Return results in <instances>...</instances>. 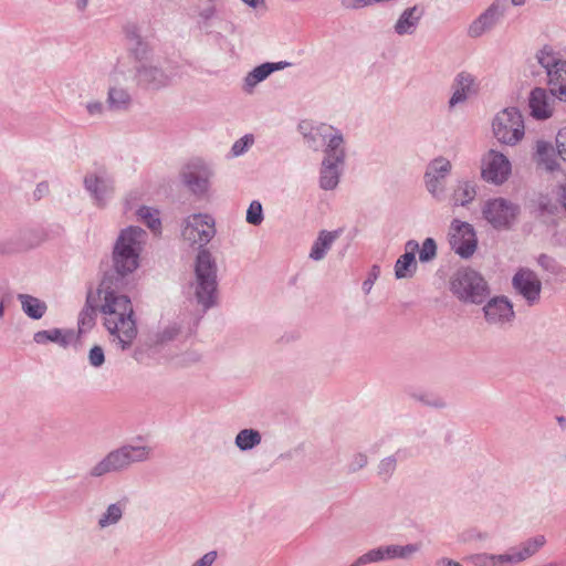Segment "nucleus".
Segmentation results:
<instances>
[{
  "label": "nucleus",
  "mask_w": 566,
  "mask_h": 566,
  "mask_svg": "<svg viewBox=\"0 0 566 566\" xmlns=\"http://www.w3.org/2000/svg\"><path fill=\"white\" fill-rule=\"evenodd\" d=\"M321 129H322V130H326V129H327V127H326L325 125H322V126H321Z\"/></svg>",
  "instance_id": "54"
},
{
  "label": "nucleus",
  "mask_w": 566,
  "mask_h": 566,
  "mask_svg": "<svg viewBox=\"0 0 566 566\" xmlns=\"http://www.w3.org/2000/svg\"><path fill=\"white\" fill-rule=\"evenodd\" d=\"M254 143L253 135H245L237 140L232 146V155L240 156L245 153Z\"/></svg>",
  "instance_id": "37"
},
{
  "label": "nucleus",
  "mask_w": 566,
  "mask_h": 566,
  "mask_svg": "<svg viewBox=\"0 0 566 566\" xmlns=\"http://www.w3.org/2000/svg\"><path fill=\"white\" fill-rule=\"evenodd\" d=\"M88 361L93 367H101L105 361L104 349L95 345L90 349Z\"/></svg>",
  "instance_id": "39"
},
{
  "label": "nucleus",
  "mask_w": 566,
  "mask_h": 566,
  "mask_svg": "<svg viewBox=\"0 0 566 566\" xmlns=\"http://www.w3.org/2000/svg\"><path fill=\"white\" fill-rule=\"evenodd\" d=\"M343 142L340 134L331 137L326 148V156L323 160V170L325 174H337V167L344 160Z\"/></svg>",
  "instance_id": "17"
},
{
  "label": "nucleus",
  "mask_w": 566,
  "mask_h": 566,
  "mask_svg": "<svg viewBox=\"0 0 566 566\" xmlns=\"http://www.w3.org/2000/svg\"><path fill=\"white\" fill-rule=\"evenodd\" d=\"M280 64L265 63L258 67H255L252 72H250L245 77V86L251 90L259 82L265 80L273 71L279 70Z\"/></svg>",
  "instance_id": "27"
},
{
  "label": "nucleus",
  "mask_w": 566,
  "mask_h": 566,
  "mask_svg": "<svg viewBox=\"0 0 566 566\" xmlns=\"http://www.w3.org/2000/svg\"><path fill=\"white\" fill-rule=\"evenodd\" d=\"M86 3H87V0H78V6L81 8H84L86 6Z\"/></svg>",
  "instance_id": "51"
},
{
  "label": "nucleus",
  "mask_w": 566,
  "mask_h": 566,
  "mask_svg": "<svg viewBox=\"0 0 566 566\" xmlns=\"http://www.w3.org/2000/svg\"><path fill=\"white\" fill-rule=\"evenodd\" d=\"M217 557L216 552H209L203 555L193 566H210Z\"/></svg>",
  "instance_id": "41"
},
{
  "label": "nucleus",
  "mask_w": 566,
  "mask_h": 566,
  "mask_svg": "<svg viewBox=\"0 0 566 566\" xmlns=\"http://www.w3.org/2000/svg\"><path fill=\"white\" fill-rule=\"evenodd\" d=\"M261 437L258 431L244 429L235 438V443L241 450L251 449L259 444Z\"/></svg>",
  "instance_id": "28"
},
{
  "label": "nucleus",
  "mask_w": 566,
  "mask_h": 566,
  "mask_svg": "<svg viewBox=\"0 0 566 566\" xmlns=\"http://www.w3.org/2000/svg\"><path fill=\"white\" fill-rule=\"evenodd\" d=\"M263 220L262 206L259 201H252L247 211V221L250 224L258 226Z\"/></svg>",
  "instance_id": "35"
},
{
  "label": "nucleus",
  "mask_w": 566,
  "mask_h": 566,
  "mask_svg": "<svg viewBox=\"0 0 566 566\" xmlns=\"http://www.w3.org/2000/svg\"><path fill=\"white\" fill-rule=\"evenodd\" d=\"M452 292L463 301L481 303L488 294L484 279L473 270L458 271L451 281Z\"/></svg>",
  "instance_id": "5"
},
{
  "label": "nucleus",
  "mask_w": 566,
  "mask_h": 566,
  "mask_svg": "<svg viewBox=\"0 0 566 566\" xmlns=\"http://www.w3.org/2000/svg\"><path fill=\"white\" fill-rule=\"evenodd\" d=\"M103 324L112 342L120 349L129 348L137 336V326L134 319V310L130 298L115 291H106L101 305Z\"/></svg>",
  "instance_id": "1"
},
{
  "label": "nucleus",
  "mask_w": 566,
  "mask_h": 566,
  "mask_svg": "<svg viewBox=\"0 0 566 566\" xmlns=\"http://www.w3.org/2000/svg\"><path fill=\"white\" fill-rule=\"evenodd\" d=\"M196 279L198 302L208 308L214 303L217 291L216 268L208 251H200L197 256Z\"/></svg>",
  "instance_id": "3"
},
{
  "label": "nucleus",
  "mask_w": 566,
  "mask_h": 566,
  "mask_svg": "<svg viewBox=\"0 0 566 566\" xmlns=\"http://www.w3.org/2000/svg\"><path fill=\"white\" fill-rule=\"evenodd\" d=\"M85 186L97 201H102L107 197L108 191L105 179H85Z\"/></svg>",
  "instance_id": "31"
},
{
  "label": "nucleus",
  "mask_w": 566,
  "mask_h": 566,
  "mask_svg": "<svg viewBox=\"0 0 566 566\" xmlns=\"http://www.w3.org/2000/svg\"><path fill=\"white\" fill-rule=\"evenodd\" d=\"M418 551L417 545L389 546L386 549L378 548L363 555L356 565L381 560L384 558L407 557Z\"/></svg>",
  "instance_id": "16"
},
{
  "label": "nucleus",
  "mask_w": 566,
  "mask_h": 566,
  "mask_svg": "<svg viewBox=\"0 0 566 566\" xmlns=\"http://www.w3.org/2000/svg\"><path fill=\"white\" fill-rule=\"evenodd\" d=\"M338 179H322L321 187L326 190L336 188Z\"/></svg>",
  "instance_id": "43"
},
{
  "label": "nucleus",
  "mask_w": 566,
  "mask_h": 566,
  "mask_svg": "<svg viewBox=\"0 0 566 566\" xmlns=\"http://www.w3.org/2000/svg\"><path fill=\"white\" fill-rule=\"evenodd\" d=\"M515 6H520L524 2V0H512Z\"/></svg>",
  "instance_id": "52"
},
{
  "label": "nucleus",
  "mask_w": 566,
  "mask_h": 566,
  "mask_svg": "<svg viewBox=\"0 0 566 566\" xmlns=\"http://www.w3.org/2000/svg\"><path fill=\"white\" fill-rule=\"evenodd\" d=\"M558 421H559L560 423H564L565 419H564L563 417H560V418H558Z\"/></svg>",
  "instance_id": "53"
},
{
  "label": "nucleus",
  "mask_w": 566,
  "mask_h": 566,
  "mask_svg": "<svg viewBox=\"0 0 566 566\" xmlns=\"http://www.w3.org/2000/svg\"><path fill=\"white\" fill-rule=\"evenodd\" d=\"M481 170L482 177H509L512 164L503 153L490 149L482 157Z\"/></svg>",
  "instance_id": "13"
},
{
  "label": "nucleus",
  "mask_w": 566,
  "mask_h": 566,
  "mask_svg": "<svg viewBox=\"0 0 566 566\" xmlns=\"http://www.w3.org/2000/svg\"><path fill=\"white\" fill-rule=\"evenodd\" d=\"M497 19V10L495 8H490L483 13L479 19H476L469 29V32L472 36H479L486 30H489Z\"/></svg>",
  "instance_id": "25"
},
{
  "label": "nucleus",
  "mask_w": 566,
  "mask_h": 566,
  "mask_svg": "<svg viewBox=\"0 0 566 566\" xmlns=\"http://www.w3.org/2000/svg\"><path fill=\"white\" fill-rule=\"evenodd\" d=\"M454 181L450 187L452 193L450 199L454 205L465 206L470 203L476 196L475 187L469 180L452 179Z\"/></svg>",
  "instance_id": "20"
},
{
  "label": "nucleus",
  "mask_w": 566,
  "mask_h": 566,
  "mask_svg": "<svg viewBox=\"0 0 566 566\" xmlns=\"http://www.w3.org/2000/svg\"><path fill=\"white\" fill-rule=\"evenodd\" d=\"M483 217L495 229L510 228L518 216V208L504 199H493L485 203Z\"/></svg>",
  "instance_id": "8"
},
{
  "label": "nucleus",
  "mask_w": 566,
  "mask_h": 566,
  "mask_svg": "<svg viewBox=\"0 0 566 566\" xmlns=\"http://www.w3.org/2000/svg\"><path fill=\"white\" fill-rule=\"evenodd\" d=\"M122 517V509L117 504H112L107 507L106 513L99 520V525L105 527L109 524H114Z\"/></svg>",
  "instance_id": "34"
},
{
  "label": "nucleus",
  "mask_w": 566,
  "mask_h": 566,
  "mask_svg": "<svg viewBox=\"0 0 566 566\" xmlns=\"http://www.w3.org/2000/svg\"><path fill=\"white\" fill-rule=\"evenodd\" d=\"M450 244L459 255H472L476 249V237L472 226L455 220L451 226Z\"/></svg>",
  "instance_id": "10"
},
{
  "label": "nucleus",
  "mask_w": 566,
  "mask_h": 566,
  "mask_svg": "<svg viewBox=\"0 0 566 566\" xmlns=\"http://www.w3.org/2000/svg\"><path fill=\"white\" fill-rule=\"evenodd\" d=\"M495 138L505 145L514 146L525 134L522 114L516 108H505L496 114L492 123Z\"/></svg>",
  "instance_id": "4"
},
{
  "label": "nucleus",
  "mask_w": 566,
  "mask_h": 566,
  "mask_svg": "<svg viewBox=\"0 0 566 566\" xmlns=\"http://www.w3.org/2000/svg\"><path fill=\"white\" fill-rule=\"evenodd\" d=\"M380 473L388 474L395 469V460L391 458L385 459L380 464Z\"/></svg>",
  "instance_id": "42"
},
{
  "label": "nucleus",
  "mask_w": 566,
  "mask_h": 566,
  "mask_svg": "<svg viewBox=\"0 0 566 566\" xmlns=\"http://www.w3.org/2000/svg\"><path fill=\"white\" fill-rule=\"evenodd\" d=\"M157 76H161L160 72L156 69L144 70L138 74V80L140 83L145 85H151V83L157 78Z\"/></svg>",
  "instance_id": "40"
},
{
  "label": "nucleus",
  "mask_w": 566,
  "mask_h": 566,
  "mask_svg": "<svg viewBox=\"0 0 566 566\" xmlns=\"http://www.w3.org/2000/svg\"><path fill=\"white\" fill-rule=\"evenodd\" d=\"M158 214L159 213L157 210L147 207H143L138 210L139 218L148 226V228L154 233H159L161 228V222L159 220Z\"/></svg>",
  "instance_id": "29"
},
{
  "label": "nucleus",
  "mask_w": 566,
  "mask_h": 566,
  "mask_svg": "<svg viewBox=\"0 0 566 566\" xmlns=\"http://www.w3.org/2000/svg\"><path fill=\"white\" fill-rule=\"evenodd\" d=\"M442 566H462L458 562L451 560V559H443L441 560Z\"/></svg>",
  "instance_id": "48"
},
{
  "label": "nucleus",
  "mask_w": 566,
  "mask_h": 566,
  "mask_svg": "<svg viewBox=\"0 0 566 566\" xmlns=\"http://www.w3.org/2000/svg\"><path fill=\"white\" fill-rule=\"evenodd\" d=\"M537 59L547 71L551 93L566 101V61L560 60L549 46H544L538 52Z\"/></svg>",
  "instance_id": "6"
},
{
  "label": "nucleus",
  "mask_w": 566,
  "mask_h": 566,
  "mask_svg": "<svg viewBox=\"0 0 566 566\" xmlns=\"http://www.w3.org/2000/svg\"><path fill=\"white\" fill-rule=\"evenodd\" d=\"M559 201L566 210V185L562 187L559 192Z\"/></svg>",
  "instance_id": "47"
},
{
  "label": "nucleus",
  "mask_w": 566,
  "mask_h": 566,
  "mask_svg": "<svg viewBox=\"0 0 566 566\" xmlns=\"http://www.w3.org/2000/svg\"><path fill=\"white\" fill-rule=\"evenodd\" d=\"M244 2L251 4L252 7H258L261 3H264V0H243Z\"/></svg>",
  "instance_id": "49"
},
{
  "label": "nucleus",
  "mask_w": 566,
  "mask_h": 566,
  "mask_svg": "<svg viewBox=\"0 0 566 566\" xmlns=\"http://www.w3.org/2000/svg\"><path fill=\"white\" fill-rule=\"evenodd\" d=\"M485 318L491 324L509 322L514 316L512 304L504 297H495L484 306Z\"/></svg>",
  "instance_id": "15"
},
{
  "label": "nucleus",
  "mask_w": 566,
  "mask_h": 566,
  "mask_svg": "<svg viewBox=\"0 0 566 566\" xmlns=\"http://www.w3.org/2000/svg\"><path fill=\"white\" fill-rule=\"evenodd\" d=\"M451 179H429L427 182V189L437 198L444 199L448 196L444 193V190L450 189V185L448 181Z\"/></svg>",
  "instance_id": "32"
},
{
  "label": "nucleus",
  "mask_w": 566,
  "mask_h": 566,
  "mask_svg": "<svg viewBox=\"0 0 566 566\" xmlns=\"http://www.w3.org/2000/svg\"><path fill=\"white\" fill-rule=\"evenodd\" d=\"M92 313H93V310H92V308H91V310H86V311H84V312L82 313V316H83V317H86V316H87V317H88V321L91 322V321L93 319V318H92Z\"/></svg>",
  "instance_id": "50"
},
{
  "label": "nucleus",
  "mask_w": 566,
  "mask_h": 566,
  "mask_svg": "<svg viewBox=\"0 0 566 566\" xmlns=\"http://www.w3.org/2000/svg\"><path fill=\"white\" fill-rule=\"evenodd\" d=\"M23 312L33 319H40L46 312V304L29 294H19Z\"/></svg>",
  "instance_id": "23"
},
{
  "label": "nucleus",
  "mask_w": 566,
  "mask_h": 566,
  "mask_svg": "<svg viewBox=\"0 0 566 566\" xmlns=\"http://www.w3.org/2000/svg\"><path fill=\"white\" fill-rule=\"evenodd\" d=\"M40 187L46 188V185L44 182H41Z\"/></svg>",
  "instance_id": "56"
},
{
  "label": "nucleus",
  "mask_w": 566,
  "mask_h": 566,
  "mask_svg": "<svg viewBox=\"0 0 566 566\" xmlns=\"http://www.w3.org/2000/svg\"><path fill=\"white\" fill-rule=\"evenodd\" d=\"M214 235V222L207 214H192L185 221L182 238L189 244H207Z\"/></svg>",
  "instance_id": "9"
},
{
  "label": "nucleus",
  "mask_w": 566,
  "mask_h": 566,
  "mask_svg": "<svg viewBox=\"0 0 566 566\" xmlns=\"http://www.w3.org/2000/svg\"><path fill=\"white\" fill-rule=\"evenodd\" d=\"M34 342L38 344H45L48 342L57 343L62 346H67L75 339V334L71 331H61V329H50V331H40L34 334Z\"/></svg>",
  "instance_id": "22"
},
{
  "label": "nucleus",
  "mask_w": 566,
  "mask_h": 566,
  "mask_svg": "<svg viewBox=\"0 0 566 566\" xmlns=\"http://www.w3.org/2000/svg\"><path fill=\"white\" fill-rule=\"evenodd\" d=\"M544 541L543 538L536 539L534 543L526 544L522 549L514 554H503V555H490V556H482L483 565L484 566H504L505 564H513L522 562L530 556H532L538 547L543 545Z\"/></svg>",
  "instance_id": "14"
},
{
  "label": "nucleus",
  "mask_w": 566,
  "mask_h": 566,
  "mask_svg": "<svg viewBox=\"0 0 566 566\" xmlns=\"http://www.w3.org/2000/svg\"><path fill=\"white\" fill-rule=\"evenodd\" d=\"M513 286L530 305L539 301L542 283L533 271L520 270L513 277Z\"/></svg>",
  "instance_id": "11"
},
{
  "label": "nucleus",
  "mask_w": 566,
  "mask_h": 566,
  "mask_svg": "<svg viewBox=\"0 0 566 566\" xmlns=\"http://www.w3.org/2000/svg\"><path fill=\"white\" fill-rule=\"evenodd\" d=\"M108 101L113 107L123 108L129 103V96L123 90L112 88L108 94Z\"/></svg>",
  "instance_id": "33"
},
{
  "label": "nucleus",
  "mask_w": 566,
  "mask_h": 566,
  "mask_svg": "<svg viewBox=\"0 0 566 566\" xmlns=\"http://www.w3.org/2000/svg\"><path fill=\"white\" fill-rule=\"evenodd\" d=\"M2 311H3V308H2V306H0V315L2 314Z\"/></svg>",
  "instance_id": "57"
},
{
  "label": "nucleus",
  "mask_w": 566,
  "mask_h": 566,
  "mask_svg": "<svg viewBox=\"0 0 566 566\" xmlns=\"http://www.w3.org/2000/svg\"><path fill=\"white\" fill-rule=\"evenodd\" d=\"M552 262V259L547 255H541L538 259V263L546 270L551 269Z\"/></svg>",
  "instance_id": "45"
},
{
  "label": "nucleus",
  "mask_w": 566,
  "mask_h": 566,
  "mask_svg": "<svg viewBox=\"0 0 566 566\" xmlns=\"http://www.w3.org/2000/svg\"><path fill=\"white\" fill-rule=\"evenodd\" d=\"M552 97L543 88H535L530 96V108L533 117L538 119L549 118L553 114Z\"/></svg>",
  "instance_id": "18"
},
{
  "label": "nucleus",
  "mask_w": 566,
  "mask_h": 566,
  "mask_svg": "<svg viewBox=\"0 0 566 566\" xmlns=\"http://www.w3.org/2000/svg\"><path fill=\"white\" fill-rule=\"evenodd\" d=\"M473 91V80L469 74H460L455 82V90L450 99V105L453 106L465 99L467 94Z\"/></svg>",
  "instance_id": "26"
},
{
  "label": "nucleus",
  "mask_w": 566,
  "mask_h": 566,
  "mask_svg": "<svg viewBox=\"0 0 566 566\" xmlns=\"http://www.w3.org/2000/svg\"><path fill=\"white\" fill-rule=\"evenodd\" d=\"M337 237H338L337 231H334V232L322 231L319 233L317 240L314 242V244L312 247L310 256L316 261L322 260Z\"/></svg>",
  "instance_id": "24"
},
{
  "label": "nucleus",
  "mask_w": 566,
  "mask_h": 566,
  "mask_svg": "<svg viewBox=\"0 0 566 566\" xmlns=\"http://www.w3.org/2000/svg\"><path fill=\"white\" fill-rule=\"evenodd\" d=\"M422 14L423 10L418 7L405 10L395 25L396 32L398 34L412 33Z\"/></svg>",
  "instance_id": "21"
},
{
  "label": "nucleus",
  "mask_w": 566,
  "mask_h": 566,
  "mask_svg": "<svg viewBox=\"0 0 566 566\" xmlns=\"http://www.w3.org/2000/svg\"><path fill=\"white\" fill-rule=\"evenodd\" d=\"M437 253V245L433 239L428 238L424 240L422 248L419 251V259L422 262L432 260Z\"/></svg>",
  "instance_id": "36"
},
{
  "label": "nucleus",
  "mask_w": 566,
  "mask_h": 566,
  "mask_svg": "<svg viewBox=\"0 0 566 566\" xmlns=\"http://www.w3.org/2000/svg\"><path fill=\"white\" fill-rule=\"evenodd\" d=\"M419 250V244L411 240L406 243V252L397 260L395 265V275L397 279L410 276L417 268L416 252Z\"/></svg>",
  "instance_id": "19"
},
{
  "label": "nucleus",
  "mask_w": 566,
  "mask_h": 566,
  "mask_svg": "<svg viewBox=\"0 0 566 566\" xmlns=\"http://www.w3.org/2000/svg\"><path fill=\"white\" fill-rule=\"evenodd\" d=\"M148 451L144 447H125L111 452L104 460L92 469V475L101 476L105 473L122 470L133 462L145 460Z\"/></svg>",
  "instance_id": "7"
},
{
  "label": "nucleus",
  "mask_w": 566,
  "mask_h": 566,
  "mask_svg": "<svg viewBox=\"0 0 566 566\" xmlns=\"http://www.w3.org/2000/svg\"><path fill=\"white\" fill-rule=\"evenodd\" d=\"M555 146L560 160L566 164V127L556 134Z\"/></svg>",
  "instance_id": "38"
},
{
  "label": "nucleus",
  "mask_w": 566,
  "mask_h": 566,
  "mask_svg": "<svg viewBox=\"0 0 566 566\" xmlns=\"http://www.w3.org/2000/svg\"><path fill=\"white\" fill-rule=\"evenodd\" d=\"M85 322H87V318L82 317V324H85Z\"/></svg>",
  "instance_id": "55"
},
{
  "label": "nucleus",
  "mask_w": 566,
  "mask_h": 566,
  "mask_svg": "<svg viewBox=\"0 0 566 566\" xmlns=\"http://www.w3.org/2000/svg\"><path fill=\"white\" fill-rule=\"evenodd\" d=\"M559 156L554 146L544 139H537L534 145L533 161L538 169L547 174H556L562 169Z\"/></svg>",
  "instance_id": "12"
},
{
  "label": "nucleus",
  "mask_w": 566,
  "mask_h": 566,
  "mask_svg": "<svg viewBox=\"0 0 566 566\" xmlns=\"http://www.w3.org/2000/svg\"><path fill=\"white\" fill-rule=\"evenodd\" d=\"M145 235V231L135 227H130L120 233L114 251V263L117 272L126 274L137 269L138 255Z\"/></svg>",
  "instance_id": "2"
},
{
  "label": "nucleus",
  "mask_w": 566,
  "mask_h": 566,
  "mask_svg": "<svg viewBox=\"0 0 566 566\" xmlns=\"http://www.w3.org/2000/svg\"><path fill=\"white\" fill-rule=\"evenodd\" d=\"M208 179H199V178H196V179H188V187L192 190V191H196V188L197 187H200L201 184H203L206 186Z\"/></svg>",
  "instance_id": "44"
},
{
  "label": "nucleus",
  "mask_w": 566,
  "mask_h": 566,
  "mask_svg": "<svg viewBox=\"0 0 566 566\" xmlns=\"http://www.w3.org/2000/svg\"><path fill=\"white\" fill-rule=\"evenodd\" d=\"M451 171V164L446 158L434 159L428 167L426 177H438V175H446Z\"/></svg>",
  "instance_id": "30"
},
{
  "label": "nucleus",
  "mask_w": 566,
  "mask_h": 566,
  "mask_svg": "<svg viewBox=\"0 0 566 566\" xmlns=\"http://www.w3.org/2000/svg\"><path fill=\"white\" fill-rule=\"evenodd\" d=\"M101 109H102V105L99 103H94V104L87 105V111L90 114L99 113Z\"/></svg>",
  "instance_id": "46"
}]
</instances>
